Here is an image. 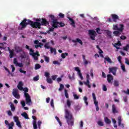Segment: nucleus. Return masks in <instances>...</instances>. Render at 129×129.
<instances>
[{"label":"nucleus","instance_id":"f257e3e1","mask_svg":"<svg viewBox=\"0 0 129 129\" xmlns=\"http://www.w3.org/2000/svg\"><path fill=\"white\" fill-rule=\"evenodd\" d=\"M28 25L31 26L33 29H41V26H47L49 25V22L46 20V19L42 18L41 19V22H34L30 19H24L20 23L18 27V30L21 31L26 29L28 26Z\"/></svg>","mask_w":129,"mask_h":129},{"label":"nucleus","instance_id":"f03ea898","mask_svg":"<svg viewBox=\"0 0 129 129\" xmlns=\"http://www.w3.org/2000/svg\"><path fill=\"white\" fill-rule=\"evenodd\" d=\"M64 117L67 120V122L69 125H74V118L72 115V113L69 111V110L66 109L65 110V116Z\"/></svg>","mask_w":129,"mask_h":129},{"label":"nucleus","instance_id":"7ed1b4c3","mask_svg":"<svg viewBox=\"0 0 129 129\" xmlns=\"http://www.w3.org/2000/svg\"><path fill=\"white\" fill-rule=\"evenodd\" d=\"M120 28H118V26L117 25V24L113 25V30H115V31H114L113 32V33L116 36V37H118L119 36V35H120V33H121V32H122V31H123V28H124V26L123 24H120L119 25Z\"/></svg>","mask_w":129,"mask_h":129},{"label":"nucleus","instance_id":"20e7f679","mask_svg":"<svg viewBox=\"0 0 129 129\" xmlns=\"http://www.w3.org/2000/svg\"><path fill=\"white\" fill-rule=\"evenodd\" d=\"M22 90L24 91V96L25 97V101L26 104H27L28 105H31L32 99H31V96H30L29 93H27L29 92V89H28V88L27 87H25Z\"/></svg>","mask_w":129,"mask_h":129},{"label":"nucleus","instance_id":"39448f33","mask_svg":"<svg viewBox=\"0 0 129 129\" xmlns=\"http://www.w3.org/2000/svg\"><path fill=\"white\" fill-rule=\"evenodd\" d=\"M25 48L27 50H29L30 53L29 55L32 56L33 57L34 60L37 61L39 59V56H40V54H39V51H37L36 52H34V50L32 48H30V46L29 45H26L25 46Z\"/></svg>","mask_w":129,"mask_h":129},{"label":"nucleus","instance_id":"423d86ee","mask_svg":"<svg viewBox=\"0 0 129 129\" xmlns=\"http://www.w3.org/2000/svg\"><path fill=\"white\" fill-rule=\"evenodd\" d=\"M89 35L90 38L93 41L95 40V37H96V32L93 30H90L88 31Z\"/></svg>","mask_w":129,"mask_h":129},{"label":"nucleus","instance_id":"0eeeda50","mask_svg":"<svg viewBox=\"0 0 129 129\" xmlns=\"http://www.w3.org/2000/svg\"><path fill=\"white\" fill-rule=\"evenodd\" d=\"M12 94L13 96L17 99H20V98H21V96H20V94H19V90L17 89H13Z\"/></svg>","mask_w":129,"mask_h":129},{"label":"nucleus","instance_id":"6e6552de","mask_svg":"<svg viewBox=\"0 0 129 129\" xmlns=\"http://www.w3.org/2000/svg\"><path fill=\"white\" fill-rule=\"evenodd\" d=\"M90 79V77L89 75L87 74V76H86L87 81L86 82H84V84H85V85H86V86H88V88H91V86H90V82L89 81Z\"/></svg>","mask_w":129,"mask_h":129},{"label":"nucleus","instance_id":"1a4fd4ad","mask_svg":"<svg viewBox=\"0 0 129 129\" xmlns=\"http://www.w3.org/2000/svg\"><path fill=\"white\" fill-rule=\"evenodd\" d=\"M117 68L115 67H112L109 68V73H112L113 75L115 76L116 74Z\"/></svg>","mask_w":129,"mask_h":129},{"label":"nucleus","instance_id":"9d476101","mask_svg":"<svg viewBox=\"0 0 129 129\" xmlns=\"http://www.w3.org/2000/svg\"><path fill=\"white\" fill-rule=\"evenodd\" d=\"M107 80L108 82V83H110L111 84H112V82L113 81V76L111 75V74H108L107 75Z\"/></svg>","mask_w":129,"mask_h":129},{"label":"nucleus","instance_id":"9b49d317","mask_svg":"<svg viewBox=\"0 0 129 129\" xmlns=\"http://www.w3.org/2000/svg\"><path fill=\"white\" fill-rule=\"evenodd\" d=\"M75 71L78 72V75H79V77L81 78V80H83V76H82V74L81 73V71L79 69V67H76L75 68Z\"/></svg>","mask_w":129,"mask_h":129},{"label":"nucleus","instance_id":"f8f14e48","mask_svg":"<svg viewBox=\"0 0 129 129\" xmlns=\"http://www.w3.org/2000/svg\"><path fill=\"white\" fill-rule=\"evenodd\" d=\"M112 19L114 23H116L117 22V20H119V18L118 16L116 14H111Z\"/></svg>","mask_w":129,"mask_h":129},{"label":"nucleus","instance_id":"ddd939ff","mask_svg":"<svg viewBox=\"0 0 129 129\" xmlns=\"http://www.w3.org/2000/svg\"><path fill=\"white\" fill-rule=\"evenodd\" d=\"M118 125L120 126L122 128L124 127V124L123 123H121V117L120 116L118 117Z\"/></svg>","mask_w":129,"mask_h":129},{"label":"nucleus","instance_id":"4468645a","mask_svg":"<svg viewBox=\"0 0 129 129\" xmlns=\"http://www.w3.org/2000/svg\"><path fill=\"white\" fill-rule=\"evenodd\" d=\"M8 51H9V53H10V55H9V57L10 58H13V57H14V56L15 55V52H14V50H11V49H10V47H8Z\"/></svg>","mask_w":129,"mask_h":129},{"label":"nucleus","instance_id":"2eb2a0df","mask_svg":"<svg viewBox=\"0 0 129 129\" xmlns=\"http://www.w3.org/2000/svg\"><path fill=\"white\" fill-rule=\"evenodd\" d=\"M58 22L57 21V20L52 21V27L53 28H54V29H58Z\"/></svg>","mask_w":129,"mask_h":129},{"label":"nucleus","instance_id":"dca6fc26","mask_svg":"<svg viewBox=\"0 0 129 129\" xmlns=\"http://www.w3.org/2000/svg\"><path fill=\"white\" fill-rule=\"evenodd\" d=\"M15 50L16 53H20V52H23V49L22 48L19 46H16L15 47Z\"/></svg>","mask_w":129,"mask_h":129},{"label":"nucleus","instance_id":"f3484780","mask_svg":"<svg viewBox=\"0 0 129 129\" xmlns=\"http://www.w3.org/2000/svg\"><path fill=\"white\" fill-rule=\"evenodd\" d=\"M72 42H73V43H77V42H78L82 46V45H83V42H82V41L81 40V39H79V38H77L76 39V40H72Z\"/></svg>","mask_w":129,"mask_h":129},{"label":"nucleus","instance_id":"a211bd4d","mask_svg":"<svg viewBox=\"0 0 129 129\" xmlns=\"http://www.w3.org/2000/svg\"><path fill=\"white\" fill-rule=\"evenodd\" d=\"M112 111L113 113H117L118 111L116 110V107H115V104L112 105Z\"/></svg>","mask_w":129,"mask_h":129},{"label":"nucleus","instance_id":"6ab92c4d","mask_svg":"<svg viewBox=\"0 0 129 129\" xmlns=\"http://www.w3.org/2000/svg\"><path fill=\"white\" fill-rule=\"evenodd\" d=\"M69 20L71 22V26H72L73 27H74V28H75V21H74V20H73V19L70 18V17H68Z\"/></svg>","mask_w":129,"mask_h":129},{"label":"nucleus","instance_id":"aec40b11","mask_svg":"<svg viewBox=\"0 0 129 129\" xmlns=\"http://www.w3.org/2000/svg\"><path fill=\"white\" fill-rule=\"evenodd\" d=\"M5 44H7L6 42L4 43H0V49L3 50V49H7V47L5 46Z\"/></svg>","mask_w":129,"mask_h":129},{"label":"nucleus","instance_id":"412c9836","mask_svg":"<svg viewBox=\"0 0 129 129\" xmlns=\"http://www.w3.org/2000/svg\"><path fill=\"white\" fill-rule=\"evenodd\" d=\"M22 116H23L25 119H29V116L28 115V114L26 112H24L23 113L21 114Z\"/></svg>","mask_w":129,"mask_h":129},{"label":"nucleus","instance_id":"4be33fe9","mask_svg":"<svg viewBox=\"0 0 129 129\" xmlns=\"http://www.w3.org/2000/svg\"><path fill=\"white\" fill-rule=\"evenodd\" d=\"M104 121L106 123H107L108 124H110V123H111V121L110 120V119H108L107 117H105Z\"/></svg>","mask_w":129,"mask_h":129},{"label":"nucleus","instance_id":"5701e85b","mask_svg":"<svg viewBox=\"0 0 129 129\" xmlns=\"http://www.w3.org/2000/svg\"><path fill=\"white\" fill-rule=\"evenodd\" d=\"M15 125V123L14 122H11L8 125L9 128L8 129H14V126Z\"/></svg>","mask_w":129,"mask_h":129},{"label":"nucleus","instance_id":"b1692460","mask_svg":"<svg viewBox=\"0 0 129 129\" xmlns=\"http://www.w3.org/2000/svg\"><path fill=\"white\" fill-rule=\"evenodd\" d=\"M104 60L105 61H107L108 63H110V64L112 63V60H111V59H110V58H109L108 56L105 57Z\"/></svg>","mask_w":129,"mask_h":129},{"label":"nucleus","instance_id":"393cba45","mask_svg":"<svg viewBox=\"0 0 129 129\" xmlns=\"http://www.w3.org/2000/svg\"><path fill=\"white\" fill-rule=\"evenodd\" d=\"M71 102H72V101H71V100L69 99L67 100V105L69 108H70V107H71Z\"/></svg>","mask_w":129,"mask_h":129},{"label":"nucleus","instance_id":"a878e982","mask_svg":"<svg viewBox=\"0 0 129 129\" xmlns=\"http://www.w3.org/2000/svg\"><path fill=\"white\" fill-rule=\"evenodd\" d=\"M113 85L115 86V87H117L119 86V82L117 80H114Z\"/></svg>","mask_w":129,"mask_h":129},{"label":"nucleus","instance_id":"bb28decb","mask_svg":"<svg viewBox=\"0 0 129 129\" xmlns=\"http://www.w3.org/2000/svg\"><path fill=\"white\" fill-rule=\"evenodd\" d=\"M117 46H121L120 41H118L117 43H115L114 45V47H115L116 49H119V47H117Z\"/></svg>","mask_w":129,"mask_h":129},{"label":"nucleus","instance_id":"cd10ccee","mask_svg":"<svg viewBox=\"0 0 129 129\" xmlns=\"http://www.w3.org/2000/svg\"><path fill=\"white\" fill-rule=\"evenodd\" d=\"M10 103H11L10 107H11L12 111H15V110H16V107H15V105L12 102H10Z\"/></svg>","mask_w":129,"mask_h":129},{"label":"nucleus","instance_id":"c85d7f7f","mask_svg":"<svg viewBox=\"0 0 129 129\" xmlns=\"http://www.w3.org/2000/svg\"><path fill=\"white\" fill-rule=\"evenodd\" d=\"M106 33L107 34L108 37H109L110 38H112V36H111V31L109 30H107Z\"/></svg>","mask_w":129,"mask_h":129},{"label":"nucleus","instance_id":"c756f323","mask_svg":"<svg viewBox=\"0 0 129 129\" xmlns=\"http://www.w3.org/2000/svg\"><path fill=\"white\" fill-rule=\"evenodd\" d=\"M46 81L47 83H49V84H52V83H53V81L51 78H46Z\"/></svg>","mask_w":129,"mask_h":129},{"label":"nucleus","instance_id":"7c9ffc66","mask_svg":"<svg viewBox=\"0 0 129 129\" xmlns=\"http://www.w3.org/2000/svg\"><path fill=\"white\" fill-rule=\"evenodd\" d=\"M20 57L21 58V59H26V58H27L26 53L25 52H23V54H21Z\"/></svg>","mask_w":129,"mask_h":129},{"label":"nucleus","instance_id":"2f4dec72","mask_svg":"<svg viewBox=\"0 0 129 129\" xmlns=\"http://www.w3.org/2000/svg\"><path fill=\"white\" fill-rule=\"evenodd\" d=\"M41 68V66L39 63H36L35 65V70H38V69H40Z\"/></svg>","mask_w":129,"mask_h":129},{"label":"nucleus","instance_id":"473e14b6","mask_svg":"<svg viewBox=\"0 0 129 129\" xmlns=\"http://www.w3.org/2000/svg\"><path fill=\"white\" fill-rule=\"evenodd\" d=\"M49 18H50L51 20L52 21H57V19H56V18L55 17V16H54V15H49Z\"/></svg>","mask_w":129,"mask_h":129},{"label":"nucleus","instance_id":"72a5a7b5","mask_svg":"<svg viewBox=\"0 0 129 129\" xmlns=\"http://www.w3.org/2000/svg\"><path fill=\"white\" fill-rule=\"evenodd\" d=\"M55 119H56L57 121L58 122V123H59L60 126H62V123L61 122V121H60V119L59 118V117H58L57 116H56Z\"/></svg>","mask_w":129,"mask_h":129},{"label":"nucleus","instance_id":"f704fd0d","mask_svg":"<svg viewBox=\"0 0 129 129\" xmlns=\"http://www.w3.org/2000/svg\"><path fill=\"white\" fill-rule=\"evenodd\" d=\"M32 118L33 119H34V120L33 121V128H34V123L35 122V121L37 125V117L35 116H32Z\"/></svg>","mask_w":129,"mask_h":129},{"label":"nucleus","instance_id":"c9c22d12","mask_svg":"<svg viewBox=\"0 0 129 129\" xmlns=\"http://www.w3.org/2000/svg\"><path fill=\"white\" fill-rule=\"evenodd\" d=\"M83 99L84 100L85 103L86 104V105H88V102H87L88 99L87 98V97L84 96Z\"/></svg>","mask_w":129,"mask_h":129},{"label":"nucleus","instance_id":"e433bc0d","mask_svg":"<svg viewBox=\"0 0 129 129\" xmlns=\"http://www.w3.org/2000/svg\"><path fill=\"white\" fill-rule=\"evenodd\" d=\"M97 124L98 125H99V126H103V125H104V124H103V122L100 120L98 121Z\"/></svg>","mask_w":129,"mask_h":129},{"label":"nucleus","instance_id":"4c0bfd02","mask_svg":"<svg viewBox=\"0 0 129 129\" xmlns=\"http://www.w3.org/2000/svg\"><path fill=\"white\" fill-rule=\"evenodd\" d=\"M50 52L51 53H54V55H56V48H53L52 47H50Z\"/></svg>","mask_w":129,"mask_h":129},{"label":"nucleus","instance_id":"58836bf2","mask_svg":"<svg viewBox=\"0 0 129 129\" xmlns=\"http://www.w3.org/2000/svg\"><path fill=\"white\" fill-rule=\"evenodd\" d=\"M66 56H68V53L66 52L61 54V57L62 59H65L66 58Z\"/></svg>","mask_w":129,"mask_h":129},{"label":"nucleus","instance_id":"ea45409f","mask_svg":"<svg viewBox=\"0 0 129 129\" xmlns=\"http://www.w3.org/2000/svg\"><path fill=\"white\" fill-rule=\"evenodd\" d=\"M64 96L66 98H69V94H68V91L67 90H64Z\"/></svg>","mask_w":129,"mask_h":129},{"label":"nucleus","instance_id":"a19ab883","mask_svg":"<svg viewBox=\"0 0 129 129\" xmlns=\"http://www.w3.org/2000/svg\"><path fill=\"white\" fill-rule=\"evenodd\" d=\"M121 69H122L123 72H126V71L125 70V66L124 64H121Z\"/></svg>","mask_w":129,"mask_h":129},{"label":"nucleus","instance_id":"79ce46f5","mask_svg":"<svg viewBox=\"0 0 129 129\" xmlns=\"http://www.w3.org/2000/svg\"><path fill=\"white\" fill-rule=\"evenodd\" d=\"M13 118H14V121H15V122H18V121H19V117H18V116H14Z\"/></svg>","mask_w":129,"mask_h":129},{"label":"nucleus","instance_id":"37998d69","mask_svg":"<svg viewBox=\"0 0 129 129\" xmlns=\"http://www.w3.org/2000/svg\"><path fill=\"white\" fill-rule=\"evenodd\" d=\"M44 60L47 63H49V61H50V59H49V57L46 56H44Z\"/></svg>","mask_w":129,"mask_h":129},{"label":"nucleus","instance_id":"c03bdc74","mask_svg":"<svg viewBox=\"0 0 129 129\" xmlns=\"http://www.w3.org/2000/svg\"><path fill=\"white\" fill-rule=\"evenodd\" d=\"M96 32L99 35H101V32L100 31V28H97L96 29Z\"/></svg>","mask_w":129,"mask_h":129},{"label":"nucleus","instance_id":"a18cd8bd","mask_svg":"<svg viewBox=\"0 0 129 129\" xmlns=\"http://www.w3.org/2000/svg\"><path fill=\"white\" fill-rule=\"evenodd\" d=\"M62 89H64V85H63V84H60L59 88L58 89V90H59V91H61V90H62Z\"/></svg>","mask_w":129,"mask_h":129},{"label":"nucleus","instance_id":"49530a36","mask_svg":"<svg viewBox=\"0 0 129 129\" xmlns=\"http://www.w3.org/2000/svg\"><path fill=\"white\" fill-rule=\"evenodd\" d=\"M14 64H15L16 66L18 65V64L19 63V62H18V60L17 59V58H15L14 59Z\"/></svg>","mask_w":129,"mask_h":129},{"label":"nucleus","instance_id":"de8ad7c7","mask_svg":"<svg viewBox=\"0 0 129 129\" xmlns=\"http://www.w3.org/2000/svg\"><path fill=\"white\" fill-rule=\"evenodd\" d=\"M58 27L60 28V27H64L65 26V24L62 22H58Z\"/></svg>","mask_w":129,"mask_h":129},{"label":"nucleus","instance_id":"09e8293b","mask_svg":"<svg viewBox=\"0 0 129 129\" xmlns=\"http://www.w3.org/2000/svg\"><path fill=\"white\" fill-rule=\"evenodd\" d=\"M41 124H42V121H41V120H39L37 122V125L38 128L40 129L41 127Z\"/></svg>","mask_w":129,"mask_h":129},{"label":"nucleus","instance_id":"8fccbe9b","mask_svg":"<svg viewBox=\"0 0 129 129\" xmlns=\"http://www.w3.org/2000/svg\"><path fill=\"white\" fill-rule=\"evenodd\" d=\"M44 48L45 49H50V47L49 46V43H45V44L44 45Z\"/></svg>","mask_w":129,"mask_h":129},{"label":"nucleus","instance_id":"3c124183","mask_svg":"<svg viewBox=\"0 0 129 129\" xmlns=\"http://www.w3.org/2000/svg\"><path fill=\"white\" fill-rule=\"evenodd\" d=\"M123 50H124L125 51H127L128 49H129V44H127V45H126V46H125V47H124L123 48Z\"/></svg>","mask_w":129,"mask_h":129},{"label":"nucleus","instance_id":"603ef678","mask_svg":"<svg viewBox=\"0 0 129 129\" xmlns=\"http://www.w3.org/2000/svg\"><path fill=\"white\" fill-rule=\"evenodd\" d=\"M16 124L19 127H22V125H21V121H18L16 122Z\"/></svg>","mask_w":129,"mask_h":129},{"label":"nucleus","instance_id":"864d4df0","mask_svg":"<svg viewBox=\"0 0 129 129\" xmlns=\"http://www.w3.org/2000/svg\"><path fill=\"white\" fill-rule=\"evenodd\" d=\"M21 103L22 105V107H25V106H26V102H25V101H21Z\"/></svg>","mask_w":129,"mask_h":129},{"label":"nucleus","instance_id":"5fc2aeb1","mask_svg":"<svg viewBox=\"0 0 129 129\" xmlns=\"http://www.w3.org/2000/svg\"><path fill=\"white\" fill-rule=\"evenodd\" d=\"M74 99H79V96L77 95V94H74Z\"/></svg>","mask_w":129,"mask_h":129},{"label":"nucleus","instance_id":"6e6d98bb","mask_svg":"<svg viewBox=\"0 0 129 129\" xmlns=\"http://www.w3.org/2000/svg\"><path fill=\"white\" fill-rule=\"evenodd\" d=\"M44 76H45V77H46V78H49V77L50 76V74L46 72L45 73Z\"/></svg>","mask_w":129,"mask_h":129},{"label":"nucleus","instance_id":"4d7b16f0","mask_svg":"<svg viewBox=\"0 0 129 129\" xmlns=\"http://www.w3.org/2000/svg\"><path fill=\"white\" fill-rule=\"evenodd\" d=\"M103 91H107V88H106V86H105V85H103Z\"/></svg>","mask_w":129,"mask_h":129},{"label":"nucleus","instance_id":"13d9d810","mask_svg":"<svg viewBox=\"0 0 129 129\" xmlns=\"http://www.w3.org/2000/svg\"><path fill=\"white\" fill-rule=\"evenodd\" d=\"M7 113L9 116H12L13 115V113H12L11 110L7 111Z\"/></svg>","mask_w":129,"mask_h":129},{"label":"nucleus","instance_id":"bf43d9fd","mask_svg":"<svg viewBox=\"0 0 129 129\" xmlns=\"http://www.w3.org/2000/svg\"><path fill=\"white\" fill-rule=\"evenodd\" d=\"M34 81H38L39 80V76H37L33 78Z\"/></svg>","mask_w":129,"mask_h":129},{"label":"nucleus","instance_id":"052dcab7","mask_svg":"<svg viewBox=\"0 0 129 129\" xmlns=\"http://www.w3.org/2000/svg\"><path fill=\"white\" fill-rule=\"evenodd\" d=\"M17 88L20 91H22L24 89V88L23 87V86H17Z\"/></svg>","mask_w":129,"mask_h":129},{"label":"nucleus","instance_id":"680f3d73","mask_svg":"<svg viewBox=\"0 0 129 129\" xmlns=\"http://www.w3.org/2000/svg\"><path fill=\"white\" fill-rule=\"evenodd\" d=\"M50 105L52 106V107H54V100L53 99H52L51 100Z\"/></svg>","mask_w":129,"mask_h":129},{"label":"nucleus","instance_id":"e2e57ef3","mask_svg":"<svg viewBox=\"0 0 129 129\" xmlns=\"http://www.w3.org/2000/svg\"><path fill=\"white\" fill-rule=\"evenodd\" d=\"M58 16H59V17H60L61 19L64 18V17H65V15L62 13H59L58 14Z\"/></svg>","mask_w":129,"mask_h":129},{"label":"nucleus","instance_id":"0e129e2a","mask_svg":"<svg viewBox=\"0 0 129 129\" xmlns=\"http://www.w3.org/2000/svg\"><path fill=\"white\" fill-rule=\"evenodd\" d=\"M52 80H56V78H57V77H58V76L57 75H53V76H52Z\"/></svg>","mask_w":129,"mask_h":129},{"label":"nucleus","instance_id":"69168bd1","mask_svg":"<svg viewBox=\"0 0 129 129\" xmlns=\"http://www.w3.org/2000/svg\"><path fill=\"white\" fill-rule=\"evenodd\" d=\"M92 96H93L94 101L96 100V96H95V94L94 93H92Z\"/></svg>","mask_w":129,"mask_h":129},{"label":"nucleus","instance_id":"338daca9","mask_svg":"<svg viewBox=\"0 0 129 129\" xmlns=\"http://www.w3.org/2000/svg\"><path fill=\"white\" fill-rule=\"evenodd\" d=\"M16 66H19V67H24V64H23L22 63H18Z\"/></svg>","mask_w":129,"mask_h":129},{"label":"nucleus","instance_id":"774afa93","mask_svg":"<svg viewBox=\"0 0 129 129\" xmlns=\"http://www.w3.org/2000/svg\"><path fill=\"white\" fill-rule=\"evenodd\" d=\"M125 63L126 64H127V65H129V60H128V59H127V58H125Z\"/></svg>","mask_w":129,"mask_h":129}]
</instances>
